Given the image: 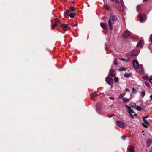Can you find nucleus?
Listing matches in <instances>:
<instances>
[{
	"mask_svg": "<svg viewBox=\"0 0 152 152\" xmlns=\"http://www.w3.org/2000/svg\"><path fill=\"white\" fill-rule=\"evenodd\" d=\"M110 16V18L108 21V23L110 28L112 30L113 29V25L115 23L116 19L113 14L111 13Z\"/></svg>",
	"mask_w": 152,
	"mask_h": 152,
	"instance_id": "obj_1",
	"label": "nucleus"
},
{
	"mask_svg": "<svg viewBox=\"0 0 152 152\" xmlns=\"http://www.w3.org/2000/svg\"><path fill=\"white\" fill-rule=\"evenodd\" d=\"M125 107L128 110V112L132 118H133L137 115L135 114L134 111L130 107L127 105L125 106Z\"/></svg>",
	"mask_w": 152,
	"mask_h": 152,
	"instance_id": "obj_2",
	"label": "nucleus"
},
{
	"mask_svg": "<svg viewBox=\"0 0 152 152\" xmlns=\"http://www.w3.org/2000/svg\"><path fill=\"white\" fill-rule=\"evenodd\" d=\"M139 52L137 50H134L132 51L130 53H127L126 56L128 58L132 56H137L139 54Z\"/></svg>",
	"mask_w": 152,
	"mask_h": 152,
	"instance_id": "obj_3",
	"label": "nucleus"
},
{
	"mask_svg": "<svg viewBox=\"0 0 152 152\" xmlns=\"http://www.w3.org/2000/svg\"><path fill=\"white\" fill-rule=\"evenodd\" d=\"M139 17L140 21L141 22H144L146 20V16L144 14L139 13Z\"/></svg>",
	"mask_w": 152,
	"mask_h": 152,
	"instance_id": "obj_4",
	"label": "nucleus"
},
{
	"mask_svg": "<svg viewBox=\"0 0 152 152\" xmlns=\"http://www.w3.org/2000/svg\"><path fill=\"white\" fill-rule=\"evenodd\" d=\"M115 6L119 10H122L123 9V5L122 1L115 4Z\"/></svg>",
	"mask_w": 152,
	"mask_h": 152,
	"instance_id": "obj_5",
	"label": "nucleus"
},
{
	"mask_svg": "<svg viewBox=\"0 0 152 152\" xmlns=\"http://www.w3.org/2000/svg\"><path fill=\"white\" fill-rule=\"evenodd\" d=\"M133 66L136 69L139 68V64L138 61L134 59L132 61Z\"/></svg>",
	"mask_w": 152,
	"mask_h": 152,
	"instance_id": "obj_6",
	"label": "nucleus"
},
{
	"mask_svg": "<svg viewBox=\"0 0 152 152\" xmlns=\"http://www.w3.org/2000/svg\"><path fill=\"white\" fill-rule=\"evenodd\" d=\"M116 124L117 126L121 128L125 127L126 126L123 122L120 121H117L116 122Z\"/></svg>",
	"mask_w": 152,
	"mask_h": 152,
	"instance_id": "obj_7",
	"label": "nucleus"
},
{
	"mask_svg": "<svg viewBox=\"0 0 152 152\" xmlns=\"http://www.w3.org/2000/svg\"><path fill=\"white\" fill-rule=\"evenodd\" d=\"M130 36H131L130 33L128 30H126L122 35L123 37L125 39H126L128 37Z\"/></svg>",
	"mask_w": 152,
	"mask_h": 152,
	"instance_id": "obj_8",
	"label": "nucleus"
},
{
	"mask_svg": "<svg viewBox=\"0 0 152 152\" xmlns=\"http://www.w3.org/2000/svg\"><path fill=\"white\" fill-rule=\"evenodd\" d=\"M105 81L109 85L111 86L113 85V80L111 78L109 77H107L105 79Z\"/></svg>",
	"mask_w": 152,
	"mask_h": 152,
	"instance_id": "obj_9",
	"label": "nucleus"
},
{
	"mask_svg": "<svg viewBox=\"0 0 152 152\" xmlns=\"http://www.w3.org/2000/svg\"><path fill=\"white\" fill-rule=\"evenodd\" d=\"M97 96V95L96 93L93 92L91 94V98L92 100H94L96 99Z\"/></svg>",
	"mask_w": 152,
	"mask_h": 152,
	"instance_id": "obj_10",
	"label": "nucleus"
},
{
	"mask_svg": "<svg viewBox=\"0 0 152 152\" xmlns=\"http://www.w3.org/2000/svg\"><path fill=\"white\" fill-rule=\"evenodd\" d=\"M127 150L130 152H135L134 148V147L132 145L129 146L127 149Z\"/></svg>",
	"mask_w": 152,
	"mask_h": 152,
	"instance_id": "obj_11",
	"label": "nucleus"
},
{
	"mask_svg": "<svg viewBox=\"0 0 152 152\" xmlns=\"http://www.w3.org/2000/svg\"><path fill=\"white\" fill-rule=\"evenodd\" d=\"M143 41L142 40H140L137 43V46L142 48L143 45Z\"/></svg>",
	"mask_w": 152,
	"mask_h": 152,
	"instance_id": "obj_12",
	"label": "nucleus"
},
{
	"mask_svg": "<svg viewBox=\"0 0 152 152\" xmlns=\"http://www.w3.org/2000/svg\"><path fill=\"white\" fill-rule=\"evenodd\" d=\"M101 27L104 29L107 30L108 29L107 26L104 23H101L100 24Z\"/></svg>",
	"mask_w": 152,
	"mask_h": 152,
	"instance_id": "obj_13",
	"label": "nucleus"
},
{
	"mask_svg": "<svg viewBox=\"0 0 152 152\" xmlns=\"http://www.w3.org/2000/svg\"><path fill=\"white\" fill-rule=\"evenodd\" d=\"M147 145L148 147L150 146L152 143V139H149L147 140Z\"/></svg>",
	"mask_w": 152,
	"mask_h": 152,
	"instance_id": "obj_14",
	"label": "nucleus"
},
{
	"mask_svg": "<svg viewBox=\"0 0 152 152\" xmlns=\"http://www.w3.org/2000/svg\"><path fill=\"white\" fill-rule=\"evenodd\" d=\"M110 75L112 77H114L115 75L116 74V72L115 71H111V70H110Z\"/></svg>",
	"mask_w": 152,
	"mask_h": 152,
	"instance_id": "obj_15",
	"label": "nucleus"
},
{
	"mask_svg": "<svg viewBox=\"0 0 152 152\" xmlns=\"http://www.w3.org/2000/svg\"><path fill=\"white\" fill-rule=\"evenodd\" d=\"M61 26L63 28L64 31H66L67 28V25L66 24H63L61 25Z\"/></svg>",
	"mask_w": 152,
	"mask_h": 152,
	"instance_id": "obj_16",
	"label": "nucleus"
},
{
	"mask_svg": "<svg viewBox=\"0 0 152 152\" xmlns=\"http://www.w3.org/2000/svg\"><path fill=\"white\" fill-rule=\"evenodd\" d=\"M126 94V93L121 94L118 97V99H123L124 98V97L125 96Z\"/></svg>",
	"mask_w": 152,
	"mask_h": 152,
	"instance_id": "obj_17",
	"label": "nucleus"
},
{
	"mask_svg": "<svg viewBox=\"0 0 152 152\" xmlns=\"http://www.w3.org/2000/svg\"><path fill=\"white\" fill-rule=\"evenodd\" d=\"M139 68L140 69V71L141 73L143 72V66L141 64H140L139 65Z\"/></svg>",
	"mask_w": 152,
	"mask_h": 152,
	"instance_id": "obj_18",
	"label": "nucleus"
},
{
	"mask_svg": "<svg viewBox=\"0 0 152 152\" xmlns=\"http://www.w3.org/2000/svg\"><path fill=\"white\" fill-rule=\"evenodd\" d=\"M124 103L128 102L129 101V99L128 98L126 97H124L122 99Z\"/></svg>",
	"mask_w": 152,
	"mask_h": 152,
	"instance_id": "obj_19",
	"label": "nucleus"
},
{
	"mask_svg": "<svg viewBox=\"0 0 152 152\" xmlns=\"http://www.w3.org/2000/svg\"><path fill=\"white\" fill-rule=\"evenodd\" d=\"M143 121L144 123H145V124L147 125H148V126H150V125L149 124V122L146 120V119H145V118L144 119H143Z\"/></svg>",
	"mask_w": 152,
	"mask_h": 152,
	"instance_id": "obj_20",
	"label": "nucleus"
},
{
	"mask_svg": "<svg viewBox=\"0 0 152 152\" xmlns=\"http://www.w3.org/2000/svg\"><path fill=\"white\" fill-rule=\"evenodd\" d=\"M69 14V10H67L66 11L64 14V15L65 16H68Z\"/></svg>",
	"mask_w": 152,
	"mask_h": 152,
	"instance_id": "obj_21",
	"label": "nucleus"
},
{
	"mask_svg": "<svg viewBox=\"0 0 152 152\" xmlns=\"http://www.w3.org/2000/svg\"><path fill=\"white\" fill-rule=\"evenodd\" d=\"M119 59H120L125 62L129 61V59H125L124 58H120Z\"/></svg>",
	"mask_w": 152,
	"mask_h": 152,
	"instance_id": "obj_22",
	"label": "nucleus"
},
{
	"mask_svg": "<svg viewBox=\"0 0 152 152\" xmlns=\"http://www.w3.org/2000/svg\"><path fill=\"white\" fill-rule=\"evenodd\" d=\"M57 25V23H55L53 26L51 25V26L52 27V29H53L55 28L56 26Z\"/></svg>",
	"mask_w": 152,
	"mask_h": 152,
	"instance_id": "obj_23",
	"label": "nucleus"
},
{
	"mask_svg": "<svg viewBox=\"0 0 152 152\" xmlns=\"http://www.w3.org/2000/svg\"><path fill=\"white\" fill-rule=\"evenodd\" d=\"M145 92L144 91H142L141 93V95L142 98H143L145 95Z\"/></svg>",
	"mask_w": 152,
	"mask_h": 152,
	"instance_id": "obj_24",
	"label": "nucleus"
},
{
	"mask_svg": "<svg viewBox=\"0 0 152 152\" xmlns=\"http://www.w3.org/2000/svg\"><path fill=\"white\" fill-rule=\"evenodd\" d=\"M130 105L131 106V107L132 108H135L136 107V104L135 103H132L131 104H130Z\"/></svg>",
	"mask_w": 152,
	"mask_h": 152,
	"instance_id": "obj_25",
	"label": "nucleus"
},
{
	"mask_svg": "<svg viewBox=\"0 0 152 152\" xmlns=\"http://www.w3.org/2000/svg\"><path fill=\"white\" fill-rule=\"evenodd\" d=\"M105 9L107 11L109 10L110 9V8L107 5L105 6Z\"/></svg>",
	"mask_w": 152,
	"mask_h": 152,
	"instance_id": "obj_26",
	"label": "nucleus"
},
{
	"mask_svg": "<svg viewBox=\"0 0 152 152\" xmlns=\"http://www.w3.org/2000/svg\"><path fill=\"white\" fill-rule=\"evenodd\" d=\"M69 10L70 11H74V8L72 6L69 8Z\"/></svg>",
	"mask_w": 152,
	"mask_h": 152,
	"instance_id": "obj_27",
	"label": "nucleus"
},
{
	"mask_svg": "<svg viewBox=\"0 0 152 152\" xmlns=\"http://www.w3.org/2000/svg\"><path fill=\"white\" fill-rule=\"evenodd\" d=\"M114 80L115 82H118L119 81L118 78L117 77H115L114 78Z\"/></svg>",
	"mask_w": 152,
	"mask_h": 152,
	"instance_id": "obj_28",
	"label": "nucleus"
},
{
	"mask_svg": "<svg viewBox=\"0 0 152 152\" xmlns=\"http://www.w3.org/2000/svg\"><path fill=\"white\" fill-rule=\"evenodd\" d=\"M124 77L127 78H129L130 77V75L129 74H126L125 75Z\"/></svg>",
	"mask_w": 152,
	"mask_h": 152,
	"instance_id": "obj_29",
	"label": "nucleus"
},
{
	"mask_svg": "<svg viewBox=\"0 0 152 152\" xmlns=\"http://www.w3.org/2000/svg\"><path fill=\"white\" fill-rule=\"evenodd\" d=\"M69 16L71 18H73L75 16V14L74 13H71Z\"/></svg>",
	"mask_w": 152,
	"mask_h": 152,
	"instance_id": "obj_30",
	"label": "nucleus"
},
{
	"mask_svg": "<svg viewBox=\"0 0 152 152\" xmlns=\"http://www.w3.org/2000/svg\"><path fill=\"white\" fill-rule=\"evenodd\" d=\"M126 69V68H124V67H121L120 69V70L121 71H125Z\"/></svg>",
	"mask_w": 152,
	"mask_h": 152,
	"instance_id": "obj_31",
	"label": "nucleus"
},
{
	"mask_svg": "<svg viewBox=\"0 0 152 152\" xmlns=\"http://www.w3.org/2000/svg\"><path fill=\"white\" fill-rule=\"evenodd\" d=\"M136 109L138 111H140L141 110V108L140 106H137L136 107Z\"/></svg>",
	"mask_w": 152,
	"mask_h": 152,
	"instance_id": "obj_32",
	"label": "nucleus"
},
{
	"mask_svg": "<svg viewBox=\"0 0 152 152\" xmlns=\"http://www.w3.org/2000/svg\"><path fill=\"white\" fill-rule=\"evenodd\" d=\"M142 78L144 80H148V77L147 76H143Z\"/></svg>",
	"mask_w": 152,
	"mask_h": 152,
	"instance_id": "obj_33",
	"label": "nucleus"
},
{
	"mask_svg": "<svg viewBox=\"0 0 152 152\" xmlns=\"http://www.w3.org/2000/svg\"><path fill=\"white\" fill-rule=\"evenodd\" d=\"M115 1L116 2V4L119 3L122 1V0H115Z\"/></svg>",
	"mask_w": 152,
	"mask_h": 152,
	"instance_id": "obj_34",
	"label": "nucleus"
},
{
	"mask_svg": "<svg viewBox=\"0 0 152 152\" xmlns=\"http://www.w3.org/2000/svg\"><path fill=\"white\" fill-rule=\"evenodd\" d=\"M117 60H118V59H116V58L115 59L114 63L115 65L116 64H117V62H118Z\"/></svg>",
	"mask_w": 152,
	"mask_h": 152,
	"instance_id": "obj_35",
	"label": "nucleus"
},
{
	"mask_svg": "<svg viewBox=\"0 0 152 152\" xmlns=\"http://www.w3.org/2000/svg\"><path fill=\"white\" fill-rule=\"evenodd\" d=\"M149 41L150 42H152V34L150 36V38H149Z\"/></svg>",
	"mask_w": 152,
	"mask_h": 152,
	"instance_id": "obj_36",
	"label": "nucleus"
},
{
	"mask_svg": "<svg viewBox=\"0 0 152 152\" xmlns=\"http://www.w3.org/2000/svg\"><path fill=\"white\" fill-rule=\"evenodd\" d=\"M132 92H134V93H136V91H135V88L134 87H133L132 89Z\"/></svg>",
	"mask_w": 152,
	"mask_h": 152,
	"instance_id": "obj_37",
	"label": "nucleus"
},
{
	"mask_svg": "<svg viewBox=\"0 0 152 152\" xmlns=\"http://www.w3.org/2000/svg\"><path fill=\"white\" fill-rule=\"evenodd\" d=\"M140 6H139V5H138L137 6V11L138 12H139V11H138V10L139 9H140Z\"/></svg>",
	"mask_w": 152,
	"mask_h": 152,
	"instance_id": "obj_38",
	"label": "nucleus"
},
{
	"mask_svg": "<svg viewBox=\"0 0 152 152\" xmlns=\"http://www.w3.org/2000/svg\"><path fill=\"white\" fill-rule=\"evenodd\" d=\"M145 83L147 86L148 87H149L150 86V85H149V84L148 83L145 82Z\"/></svg>",
	"mask_w": 152,
	"mask_h": 152,
	"instance_id": "obj_39",
	"label": "nucleus"
},
{
	"mask_svg": "<svg viewBox=\"0 0 152 152\" xmlns=\"http://www.w3.org/2000/svg\"><path fill=\"white\" fill-rule=\"evenodd\" d=\"M121 138L122 139H123V140H124L126 138V136L125 135H123L122 136Z\"/></svg>",
	"mask_w": 152,
	"mask_h": 152,
	"instance_id": "obj_40",
	"label": "nucleus"
},
{
	"mask_svg": "<svg viewBox=\"0 0 152 152\" xmlns=\"http://www.w3.org/2000/svg\"><path fill=\"white\" fill-rule=\"evenodd\" d=\"M149 80L150 82L152 84V77H150Z\"/></svg>",
	"mask_w": 152,
	"mask_h": 152,
	"instance_id": "obj_41",
	"label": "nucleus"
},
{
	"mask_svg": "<svg viewBox=\"0 0 152 152\" xmlns=\"http://www.w3.org/2000/svg\"><path fill=\"white\" fill-rule=\"evenodd\" d=\"M148 117H149V115H147L146 116H145L142 117V118H143V119H144V118H145V119H146V118H148Z\"/></svg>",
	"mask_w": 152,
	"mask_h": 152,
	"instance_id": "obj_42",
	"label": "nucleus"
},
{
	"mask_svg": "<svg viewBox=\"0 0 152 152\" xmlns=\"http://www.w3.org/2000/svg\"><path fill=\"white\" fill-rule=\"evenodd\" d=\"M55 21L56 22V23H57V22L58 23L59 22V20L58 19H57V18H56L55 19Z\"/></svg>",
	"mask_w": 152,
	"mask_h": 152,
	"instance_id": "obj_43",
	"label": "nucleus"
},
{
	"mask_svg": "<svg viewBox=\"0 0 152 152\" xmlns=\"http://www.w3.org/2000/svg\"><path fill=\"white\" fill-rule=\"evenodd\" d=\"M142 125L143 126L144 128H148V127L147 126H145V125L144 124L142 123Z\"/></svg>",
	"mask_w": 152,
	"mask_h": 152,
	"instance_id": "obj_44",
	"label": "nucleus"
},
{
	"mask_svg": "<svg viewBox=\"0 0 152 152\" xmlns=\"http://www.w3.org/2000/svg\"><path fill=\"white\" fill-rule=\"evenodd\" d=\"M125 90L129 92H130V90L129 89L127 88H126Z\"/></svg>",
	"mask_w": 152,
	"mask_h": 152,
	"instance_id": "obj_45",
	"label": "nucleus"
},
{
	"mask_svg": "<svg viewBox=\"0 0 152 152\" xmlns=\"http://www.w3.org/2000/svg\"><path fill=\"white\" fill-rule=\"evenodd\" d=\"M113 116V115H109L108 116V117H112Z\"/></svg>",
	"mask_w": 152,
	"mask_h": 152,
	"instance_id": "obj_46",
	"label": "nucleus"
},
{
	"mask_svg": "<svg viewBox=\"0 0 152 152\" xmlns=\"http://www.w3.org/2000/svg\"><path fill=\"white\" fill-rule=\"evenodd\" d=\"M109 98L111 99H112V100H113L114 99V98L113 97H109Z\"/></svg>",
	"mask_w": 152,
	"mask_h": 152,
	"instance_id": "obj_47",
	"label": "nucleus"
},
{
	"mask_svg": "<svg viewBox=\"0 0 152 152\" xmlns=\"http://www.w3.org/2000/svg\"><path fill=\"white\" fill-rule=\"evenodd\" d=\"M74 26H76V27H77V24H75L74 25Z\"/></svg>",
	"mask_w": 152,
	"mask_h": 152,
	"instance_id": "obj_48",
	"label": "nucleus"
},
{
	"mask_svg": "<svg viewBox=\"0 0 152 152\" xmlns=\"http://www.w3.org/2000/svg\"><path fill=\"white\" fill-rule=\"evenodd\" d=\"M150 98L151 99H152V95H151L150 96Z\"/></svg>",
	"mask_w": 152,
	"mask_h": 152,
	"instance_id": "obj_49",
	"label": "nucleus"
},
{
	"mask_svg": "<svg viewBox=\"0 0 152 152\" xmlns=\"http://www.w3.org/2000/svg\"><path fill=\"white\" fill-rule=\"evenodd\" d=\"M149 152H152V148L150 149Z\"/></svg>",
	"mask_w": 152,
	"mask_h": 152,
	"instance_id": "obj_50",
	"label": "nucleus"
},
{
	"mask_svg": "<svg viewBox=\"0 0 152 152\" xmlns=\"http://www.w3.org/2000/svg\"><path fill=\"white\" fill-rule=\"evenodd\" d=\"M111 0L112 1H115V0Z\"/></svg>",
	"mask_w": 152,
	"mask_h": 152,
	"instance_id": "obj_51",
	"label": "nucleus"
},
{
	"mask_svg": "<svg viewBox=\"0 0 152 152\" xmlns=\"http://www.w3.org/2000/svg\"><path fill=\"white\" fill-rule=\"evenodd\" d=\"M142 132H144V131H142Z\"/></svg>",
	"mask_w": 152,
	"mask_h": 152,
	"instance_id": "obj_52",
	"label": "nucleus"
}]
</instances>
